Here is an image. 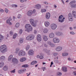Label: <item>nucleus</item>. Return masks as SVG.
<instances>
[{
  "label": "nucleus",
  "instance_id": "nucleus-34",
  "mask_svg": "<svg viewBox=\"0 0 76 76\" xmlns=\"http://www.w3.org/2000/svg\"><path fill=\"white\" fill-rule=\"evenodd\" d=\"M4 66V63L2 62L0 63V67H2Z\"/></svg>",
  "mask_w": 76,
  "mask_h": 76
},
{
  "label": "nucleus",
  "instance_id": "nucleus-57",
  "mask_svg": "<svg viewBox=\"0 0 76 76\" xmlns=\"http://www.w3.org/2000/svg\"><path fill=\"white\" fill-rule=\"evenodd\" d=\"M42 70H46V68H45V67H42Z\"/></svg>",
  "mask_w": 76,
  "mask_h": 76
},
{
  "label": "nucleus",
  "instance_id": "nucleus-15",
  "mask_svg": "<svg viewBox=\"0 0 76 76\" xmlns=\"http://www.w3.org/2000/svg\"><path fill=\"white\" fill-rule=\"evenodd\" d=\"M50 18V13L49 12L46 13V18L47 19H49Z\"/></svg>",
  "mask_w": 76,
  "mask_h": 76
},
{
  "label": "nucleus",
  "instance_id": "nucleus-49",
  "mask_svg": "<svg viewBox=\"0 0 76 76\" xmlns=\"http://www.w3.org/2000/svg\"><path fill=\"white\" fill-rule=\"evenodd\" d=\"M73 74L74 76H76V71H74L73 73Z\"/></svg>",
  "mask_w": 76,
  "mask_h": 76
},
{
  "label": "nucleus",
  "instance_id": "nucleus-20",
  "mask_svg": "<svg viewBox=\"0 0 76 76\" xmlns=\"http://www.w3.org/2000/svg\"><path fill=\"white\" fill-rule=\"evenodd\" d=\"M44 24L45 26L46 27H48L50 25V23L48 21H46L45 22Z\"/></svg>",
  "mask_w": 76,
  "mask_h": 76
},
{
  "label": "nucleus",
  "instance_id": "nucleus-47",
  "mask_svg": "<svg viewBox=\"0 0 76 76\" xmlns=\"http://www.w3.org/2000/svg\"><path fill=\"white\" fill-rule=\"evenodd\" d=\"M21 70H22V72H23V73H24V72L26 71V69H22Z\"/></svg>",
  "mask_w": 76,
  "mask_h": 76
},
{
  "label": "nucleus",
  "instance_id": "nucleus-7",
  "mask_svg": "<svg viewBox=\"0 0 76 76\" xmlns=\"http://www.w3.org/2000/svg\"><path fill=\"white\" fill-rule=\"evenodd\" d=\"M19 56H24L25 55V52L23 50H20L18 53Z\"/></svg>",
  "mask_w": 76,
  "mask_h": 76
},
{
  "label": "nucleus",
  "instance_id": "nucleus-61",
  "mask_svg": "<svg viewBox=\"0 0 76 76\" xmlns=\"http://www.w3.org/2000/svg\"><path fill=\"white\" fill-rule=\"evenodd\" d=\"M37 30H34V34H37Z\"/></svg>",
  "mask_w": 76,
  "mask_h": 76
},
{
  "label": "nucleus",
  "instance_id": "nucleus-58",
  "mask_svg": "<svg viewBox=\"0 0 76 76\" xmlns=\"http://www.w3.org/2000/svg\"><path fill=\"white\" fill-rule=\"evenodd\" d=\"M64 35V34H63V33L61 32V33L60 34V36H63Z\"/></svg>",
  "mask_w": 76,
  "mask_h": 76
},
{
  "label": "nucleus",
  "instance_id": "nucleus-56",
  "mask_svg": "<svg viewBox=\"0 0 76 76\" xmlns=\"http://www.w3.org/2000/svg\"><path fill=\"white\" fill-rule=\"evenodd\" d=\"M53 55H54V56H57V55H58V53H54L53 54Z\"/></svg>",
  "mask_w": 76,
  "mask_h": 76
},
{
  "label": "nucleus",
  "instance_id": "nucleus-12",
  "mask_svg": "<svg viewBox=\"0 0 76 76\" xmlns=\"http://www.w3.org/2000/svg\"><path fill=\"white\" fill-rule=\"evenodd\" d=\"M32 11L29 10L28 12L27 15L28 16H30L31 17L33 15V13H32Z\"/></svg>",
  "mask_w": 76,
  "mask_h": 76
},
{
  "label": "nucleus",
  "instance_id": "nucleus-38",
  "mask_svg": "<svg viewBox=\"0 0 76 76\" xmlns=\"http://www.w3.org/2000/svg\"><path fill=\"white\" fill-rule=\"evenodd\" d=\"M47 11L45 9H42L41 10L42 13H43V12H45Z\"/></svg>",
  "mask_w": 76,
  "mask_h": 76
},
{
  "label": "nucleus",
  "instance_id": "nucleus-53",
  "mask_svg": "<svg viewBox=\"0 0 76 76\" xmlns=\"http://www.w3.org/2000/svg\"><path fill=\"white\" fill-rule=\"evenodd\" d=\"M40 59H43L44 58V57L43 56H40L39 57Z\"/></svg>",
  "mask_w": 76,
  "mask_h": 76
},
{
  "label": "nucleus",
  "instance_id": "nucleus-22",
  "mask_svg": "<svg viewBox=\"0 0 76 76\" xmlns=\"http://www.w3.org/2000/svg\"><path fill=\"white\" fill-rule=\"evenodd\" d=\"M72 15L74 17V18H76V12L75 11H73L72 12Z\"/></svg>",
  "mask_w": 76,
  "mask_h": 76
},
{
  "label": "nucleus",
  "instance_id": "nucleus-51",
  "mask_svg": "<svg viewBox=\"0 0 76 76\" xmlns=\"http://www.w3.org/2000/svg\"><path fill=\"white\" fill-rule=\"evenodd\" d=\"M11 73H15V69L10 71Z\"/></svg>",
  "mask_w": 76,
  "mask_h": 76
},
{
  "label": "nucleus",
  "instance_id": "nucleus-3",
  "mask_svg": "<svg viewBox=\"0 0 76 76\" xmlns=\"http://www.w3.org/2000/svg\"><path fill=\"white\" fill-rule=\"evenodd\" d=\"M34 38L35 35L33 34H30L26 37V39L28 41H31V40L34 39Z\"/></svg>",
  "mask_w": 76,
  "mask_h": 76
},
{
  "label": "nucleus",
  "instance_id": "nucleus-2",
  "mask_svg": "<svg viewBox=\"0 0 76 76\" xmlns=\"http://www.w3.org/2000/svg\"><path fill=\"white\" fill-rule=\"evenodd\" d=\"M25 28H26L25 31H27L28 32H29L30 31H31L32 29V28L31 26L29 24H26L25 26Z\"/></svg>",
  "mask_w": 76,
  "mask_h": 76
},
{
  "label": "nucleus",
  "instance_id": "nucleus-41",
  "mask_svg": "<svg viewBox=\"0 0 76 76\" xmlns=\"http://www.w3.org/2000/svg\"><path fill=\"white\" fill-rule=\"evenodd\" d=\"M22 17V15L20 14H18V19H20Z\"/></svg>",
  "mask_w": 76,
  "mask_h": 76
},
{
  "label": "nucleus",
  "instance_id": "nucleus-48",
  "mask_svg": "<svg viewBox=\"0 0 76 76\" xmlns=\"http://www.w3.org/2000/svg\"><path fill=\"white\" fill-rule=\"evenodd\" d=\"M70 34L71 35H75V32L73 31H72L70 32Z\"/></svg>",
  "mask_w": 76,
  "mask_h": 76
},
{
  "label": "nucleus",
  "instance_id": "nucleus-17",
  "mask_svg": "<svg viewBox=\"0 0 76 76\" xmlns=\"http://www.w3.org/2000/svg\"><path fill=\"white\" fill-rule=\"evenodd\" d=\"M26 58L23 57L20 58V62H23V61H26Z\"/></svg>",
  "mask_w": 76,
  "mask_h": 76
},
{
  "label": "nucleus",
  "instance_id": "nucleus-64",
  "mask_svg": "<svg viewBox=\"0 0 76 76\" xmlns=\"http://www.w3.org/2000/svg\"><path fill=\"white\" fill-rule=\"evenodd\" d=\"M44 4H48V3L47 2H44Z\"/></svg>",
  "mask_w": 76,
  "mask_h": 76
},
{
  "label": "nucleus",
  "instance_id": "nucleus-33",
  "mask_svg": "<svg viewBox=\"0 0 76 76\" xmlns=\"http://www.w3.org/2000/svg\"><path fill=\"white\" fill-rule=\"evenodd\" d=\"M71 7L72 8H76V4H73L71 5Z\"/></svg>",
  "mask_w": 76,
  "mask_h": 76
},
{
  "label": "nucleus",
  "instance_id": "nucleus-55",
  "mask_svg": "<svg viewBox=\"0 0 76 76\" xmlns=\"http://www.w3.org/2000/svg\"><path fill=\"white\" fill-rule=\"evenodd\" d=\"M58 75H59V76H61V75H62V74L60 72H58Z\"/></svg>",
  "mask_w": 76,
  "mask_h": 76
},
{
  "label": "nucleus",
  "instance_id": "nucleus-43",
  "mask_svg": "<svg viewBox=\"0 0 76 76\" xmlns=\"http://www.w3.org/2000/svg\"><path fill=\"white\" fill-rule=\"evenodd\" d=\"M19 25H20L19 23H17L16 24L15 26L17 28H18V27L19 26Z\"/></svg>",
  "mask_w": 76,
  "mask_h": 76
},
{
  "label": "nucleus",
  "instance_id": "nucleus-35",
  "mask_svg": "<svg viewBox=\"0 0 76 76\" xmlns=\"http://www.w3.org/2000/svg\"><path fill=\"white\" fill-rule=\"evenodd\" d=\"M61 33V32H56V35H58V36H60Z\"/></svg>",
  "mask_w": 76,
  "mask_h": 76
},
{
  "label": "nucleus",
  "instance_id": "nucleus-21",
  "mask_svg": "<svg viewBox=\"0 0 76 76\" xmlns=\"http://www.w3.org/2000/svg\"><path fill=\"white\" fill-rule=\"evenodd\" d=\"M19 51H20V48H17L16 49L15 53L16 54H18V53L19 52Z\"/></svg>",
  "mask_w": 76,
  "mask_h": 76
},
{
  "label": "nucleus",
  "instance_id": "nucleus-18",
  "mask_svg": "<svg viewBox=\"0 0 76 76\" xmlns=\"http://www.w3.org/2000/svg\"><path fill=\"white\" fill-rule=\"evenodd\" d=\"M49 37L50 38H53L54 37V34L53 33H50L49 35Z\"/></svg>",
  "mask_w": 76,
  "mask_h": 76
},
{
  "label": "nucleus",
  "instance_id": "nucleus-63",
  "mask_svg": "<svg viewBox=\"0 0 76 76\" xmlns=\"http://www.w3.org/2000/svg\"><path fill=\"white\" fill-rule=\"evenodd\" d=\"M55 62L56 63H58V60H55Z\"/></svg>",
  "mask_w": 76,
  "mask_h": 76
},
{
  "label": "nucleus",
  "instance_id": "nucleus-59",
  "mask_svg": "<svg viewBox=\"0 0 76 76\" xmlns=\"http://www.w3.org/2000/svg\"><path fill=\"white\" fill-rule=\"evenodd\" d=\"M35 13V10H34L33 11H32V13L34 14V13Z\"/></svg>",
  "mask_w": 76,
  "mask_h": 76
},
{
  "label": "nucleus",
  "instance_id": "nucleus-40",
  "mask_svg": "<svg viewBox=\"0 0 76 76\" xmlns=\"http://www.w3.org/2000/svg\"><path fill=\"white\" fill-rule=\"evenodd\" d=\"M18 73H20V74L21 73H23L22 69L19 70L18 71Z\"/></svg>",
  "mask_w": 76,
  "mask_h": 76
},
{
  "label": "nucleus",
  "instance_id": "nucleus-27",
  "mask_svg": "<svg viewBox=\"0 0 76 76\" xmlns=\"http://www.w3.org/2000/svg\"><path fill=\"white\" fill-rule=\"evenodd\" d=\"M5 59V56H2L0 58V60H4Z\"/></svg>",
  "mask_w": 76,
  "mask_h": 76
},
{
  "label": "nucleus",
  "instance_id": "nucleus-4",
  "mask_svg": "<svg viewBox=\"0 0 76 76\" xmlns=\"http://www.w3.org/2000/svg\"><path fill=\"white\" fill-rule=\"evenodd\" d=\"M30 24L32 26L34 27H35L37 26V23L35 21H34V19L31 18L30 20Z\"/></svg>",
  "mask_w": 76,
  "mask_h": 76
},
{
  "label": "nucleus",
  "instance_id": "nucleus-46",
  "mask_svg": "<svg viewBox=\"0 0 76 76\" xmlns=\"http://www.w3.org/2000/svg\"><path fill=\"white\" fill-rule=\"evenodd\" d=\"M51 41H49L48 42V45H50L51 44Z\"/></svg>",
  "mask_w": 76,
  "mask_h": 76
},
{
  "label": "nucleus",
  "instance_id": "nucleus-32",
  "mask_svg": "<svg viewBox=\"0 0 76 76\" xmlns=\"http://www.w3.org/2000/svg\"><path fill=\"white\" fill-rule=\"evenodd\" d=\"M43 32L44 33H45V34L47 33V32H48V29L47 28H45L43 30Z\"/></svg>",
  "mask_w": 76,
  "mask_h": 76
},
{
  "label": "nucleus",
  "instance_id": "nucleus-28",
  "mask_svg": "<svg viewBox=\"0 0 76 76\" xmlns=\"http://www.w3.org/2000/svg\"><path fill=\"white\" fill-rule=\"evenodd\" d=\"M7 69H8L7 66H5L3 67V70L4 71H6V70H7Z\"/></svg>",
  "mask_w": 76,
  "mask_h": 76
},
{
  "label": "nucleus",
  "instance_id": "nucleus-45",
  "mask_svg": "<svg viewBox=\"0 0 76 76\" xmlns=\"http://www.w3.org/2000/svg\"><path fill=\"white\" fill-rule=\"evenodd\" d=\"M50 46L51 47H55V45H54V44H53V43H51L50 45Z\"/></svg>",
  "mask_w": 76,
  "mask_h": 76
},
{
  "label": "nucleus",
  "instance_id": "nucleus-54",
  "mask_svg": "<svg viewBox=\"0 0 76 76\" xmlns=\"http://www.w3.org/2000/svg\"><path fill=\"white\" fill-rule=\"evenodd\" d=\"M46 53L48 54V55H50V50H47L46 51Z\"/></svg>",
  "mask_w": 76,
  "mask_h": 76
},
{
  "label": "nucleus",
  "instance_id": "nucleus-60",
  "mask_svg": "<svg viewBox=\"0 0 76 76\" xmlns=\"http://www.w3.org/2000/svg\"><path fill=\"white\" fill-rule=\"evenodd\" d=\"M0 12H4V10H3V9H0Z\"/></svg>",
  "mask_w": 76,
  "mask_h": 76
},
{
  "label": "nucleus",
  "instance_id": "nucleus-52",
  "mask_svg": "<svg viewBox=\"0 0 76 76\" xmlns=\"http://www.w3.org/2000/svg\"><path fill=\"white\" fill-rule=\"evenodd\" d=\"M44 47H48V45H47V44H45V43H44Z\"/></svg>",
  "mask_w": 76,
  "mask_h": 76
},
{
  "label": "nucleus",
  "instance_id": "nucleus-25",
  "mask_svg": "<svg viewBox=\"0 0 76 76\" xmlns=\"http://www.w3.org/2000/svg\"><path fill=\"white\" fill-rule=\"evenodd\" d=\"M10 20L9 19H7L6 21V23L7 24H9L10 25H12V23L10 22Z\"/></svg>",
  "mask_w": 76,
  "mask_h": 76
},
{
  "label": "nucleus",
  "instance_id": "nucleus-13",
  "mask_svg": "<svg viewBox=\"0 0 76 76\" xmlns=\"http://www.w3.org/2000/svg\"><path fill=\"white\" fill-rule=\"evenodd\" d=\"M34 52L32 50H30L28 51V54L29 56H33Z\"/></svg>",
  "mask_w": 76,
  "mask_h": 76
},
{
  "label": "nucleus",
  "instance_id": "nucleus-19",
  "mask_svg": "<svg viewBox=\"0 0 76 76\" xmlns=\"http://www.w3.org/2000/svg\"><path fill=\"white\" fill-rule=\"evenodd\" d=\"M43 40H44V41H47L48 40V39L47 37L45 35H43Z\"/></svg>",
  "mask_w": 76,
  "mask_h": 76
},
{
  "label": "nucleus",
  "instance_id": "nucleus-9",
  "mask_svg": "<svg viewBox=\"0 0 76 76\" xmlns=\"http://www.w3.org/2000/svg\"><path fill=\"white\" fill-rule=\"evenodd\" d=\"M37 39L38 42H41V36L40 34H38L37 36Z\"/></svg>",
  "mask_w": 76,
  "mask_h": 76
},
{
  "label": "nucleus",
  "instance_id": "nucleus-10",
  "mask_svg": "<svg viewBox=\"0 0 76 76\" xmlns=\"http://www.w3.org/2000/svg\"><path fill=\"white\" fill-rule=\"evenodd\" d=\"M68 19L69 21H72L73 16L72 14L69 13L68 15Z\"/></svg>",
  "mask_w": 76,
  "mask_h": 76
},
{
  "label": "nucleus",
  "instance_id": "nucleus-29",
  "mask_svg": "<svg viewBox=\"0 0 76 76\" xmlns=\"http://www.w3.org/2000/svg\"><path fill=\"white\" fill-rule=\"evenodd\" d=\"M37 63V61H34L31 63V65H34V64H36V63Z\"/></svg>",
  "mask_w": 76,
  "mask_h": 76
},
{
  "label": "nucleus",
  "instance_id": "nucleus-5",
  "mask_svg": "<svg viewBox=\"0 0 76 76\" xmlns=\"http://www.w3.org/2000/svg\"><path fill=\"white\" fill-rule=\"evenodd\" d=\"M64 17V16H63L62 15H61L59 16L58 21L59 22H60L61 23H62L64 21V19H65V18Z\"/></svg>",
  "mask_w": 76,
  "mask_h": 76
},
{
  "label": "nucleus",
  "instance_id": "nucleus-50",
  "mask_svg": "<svg viewBox=\"0 0 76 76\" xmlns=\"http://www.w3.org/2000/svg\"><path fill=\"white\" fill-rule=\"evenodd\" d=\"M5 11L6 12V13H8V10H7V9L6 8L5 9Z\"/></svg>",
  "mask_w": 76,
  "mask_h": 76
},
{
  "label": "nucleus",
  "instance_id": "nucleus-23",
  "mask_svg": "<svg viewBox=\"0 0 76 76\" xmlns=\"http://www.w3.org/2000/svg\"><path fill=\"white\" fill-rule=\"evenodd\" d=\"M4 38V36L1 34H0V42H1L2 41V40Z\"/></svg>",
  "mask_w": 76,
  "mask_h": 76
},
{
  "label": "nucleus",
  "instance_id": "nucleus-42",
  "mask_svg": "<svg viewBox=\"0 0 76 76\" xmlns=\"http://www.w3.org/2000/svg\"><path fill=\"white\" fill-rule=\"evenodd\" d=\"M10 35H13V31H11L10 32Z\"/></svg>",
  "mask_w": 76,
  "mask_h": 76
},
{
  "label": "nucleus",
  "instance_id": "nucleus-30",
  "mask_svg": "<svg viewBox=\"0 0 76 76\" xmlns=\"http://www.w3.org/2000/svg\"><path fill=\"white\" fill-rule=\"evenodd\" d=\"M23 42V38H20V42L22 44Z\"/></svg>",
  "mask_w": 76,
  "mask_h": 76
},
{
  "label": "nucleus",
  "instance_id": "nucleus-24",
  "mask_svg": "<svg viewBox=\"0 0 76 76\" xmlns=\"http://www.w3.org/2000/svg\"><path fill=\"white\" fill-rule=\"evenodd\" d=\"M36 8L37 9H41V5L40 4H37L35 5Z\"/></svg>",
  "mask_w": 76,
  "mask_h": 76
},
{
  "label": "nucleus",
  "instance_id": "nucleus-36",
  "mask_svg": "<svg viewBox=\"0 0 76 76\" xmlns=\"http://www.w3.org/2000/svg\"><path fill=\"white\" fill-rule=\"evenodd\" d=\"M30 47V46L29 45H28L26 46V51H28V50H29Z\"/></svg>",
  "mask_w": 76,
  "mask_h": 76
},
{
  "label": "nucleus",
  "instance_id": "nucleus-6",
  "mask_svg": "<svg viewBox=\"0 0 76 76\" xmlns=\"http://www.w3.org/2000/svg\"><path fill=\"white\" fill-rule=\"evenodd\" d=\"M12 61L13 63V64H18L19 61L17 58H13L12 60Z\"/></svg>",
  "mask_w": 76,
  "mask_h": 76
},
{
  "label": "nucleus",
  "instance_id": "nucleus-1",
  "mask_svg": "<svg viewBox=\"0 0 76 76\" xmlns=\"http://www.w3.org/2000/svg\"><path fill=\"white\" fill-rule=\"evenodd\" d=\"M0 51L2 53H4L7 52V47L6 45H1L0 47Z\"/></svg>",
  "mask_w": 76,
  "mask_h": 76
},
{
  "label": "nucleus",
  "instance_id": "nucleus-8",
  "mask_svg": "<svg viewBox=\"0 0 76 76\" xmlns=\"http://www.w3.org/2000/svg\"><path fill=\"white\" fill-rule=\"evenodd\" d=\"M60 41V40L57 38L55 37L53 39V42L54 43H58Z\"/></svg>",
  "mask_w": 76,
  "mask_h": 76
},
{
  "label": "nucleus",
  "instance_id": "nucleus-26",
  "mask_svg": "<svg viewBox=\"0 0 76 76\" xmlns=\"http://www.w3.org/2000/svg\"><path fill=\"white\" fill-rule=\"evenodd\" d=\"M12 58H13V56L11 55L10 56L8 57V60L9 61H11V60L12 59Z\"/></svg>",
  "mask_w": 76,
  "mask_h": 76
},
{
  "label": "nucleus",
  "instance_id": "nucleus-16",
  "mask_svg": "<svg viewBox=\"0 0 76 76\" xmlns=\"http://www.w3.org/2000/svg\"><path fill=\"white\" fill-rule=\"evenodd\" d=\"M62 70L63 72H64L66 73V72H67V68L66 67H63L62 68Z\"/></svg>",
  "mask_w": 76,
  "mask_h": 76
},
{
  "label": "nucleus",
  "instance_id": "nucleus-39",
  "mask_svg": "<svg viewBox=\"0 0 76 76\" xmlns=\"http://www.w3.org/2000/svg\"><path fill=\"white\" fill-rule=\"evenodd\" d=\"M22 67H23L24 68H26V67H28V65L27 64L23 65Z\"/></svg>",
  "mask_w": 76,
  "mask_h": 76
},
{
  "label": "nucleus",
  "instance_id": "nucleus-11",
  "mask_svg": "<svg viewBox=\"0 0 76 76\" xmlns=\"http://www.w3.org/2000/svg\"><path fill=\"white\" fill-rule=\"evenodd\" d=\"M57 28V25L55 24H52L51 25V28L52 29H56Z\"/></svg>",
  "mask_w": 76,
  "mask_h": 76
},
{
  "label": "nucleus",
  "instance_id": "nucleus-31",
  "mask_svg": "<svg viewBox=\"0 0 76 76\" xmlns=\"http://www.w3.org/2000/svg\"><path fill=\"white\" fill-rule=\"evenodd\" d=\"M68 56V53H62V56Z\"/></svg>",
  "mask_w": 76,
  "mask_h": 76
},
{
  "label": "nucleus",
  "instance_id": "nucleus-62",
  "mask_svg": "<svg viewBox=\"0 0 76 76\" xmlns=\"http://www.w3.org/2000/svg\"><path fill=\"white\" fill-rule=\"evenodd\" d=\"M16 38V36H15L13 35V39H15Z\"/></svg>",
  "mask_w": 76,
  "mask_h": 76
},
{
  "label": "nucleus",
  "instance_id": "nucleus-44",
  "mask_svg": "<svg viewBox=\"0 0 76 76\" xmlns=\"http://www.w3.org/2000/svg\"><path fill=\"white\" fill-rule=\"evenodd\" d=\"M19 33L20 35V34H22V30L20 29Z\"/></svg>",
  "mask_w": 76,
  "mask_h": 76
},
{
  "label": "nucleus",
  "instance_id": "nucleus-37",
  "mask_svg": "<svg viewBox=\"0 0 76 76\" xmlns=\"http://www.w3.org/2000/svg\"><path fill=\"white\" fill-rule=\"evenodd\" d=\"M75 2H76V1H73L71 2L70 3H69V4L70 5H72V4H74V3H75Z\"/></svg>",
  "mask_w": 76,
  "mask_h": 76
},
{
  "label": "nucleus",
  "instance_id": "nucleus-14",
  "mask_svg": "<svg viewBox=\"0 0 76 76\" xmlns=\"http://www.w3.org/2000/svg\"><path fill=\"white\" fill-rule=\"evenodd\" d=\"M62 49H63L62 47L61 46H58L56 48V50L57 51H61Z\"/></svg>",
  "mask_w": 76,
  "mask_h": 76
}]
</instances>
